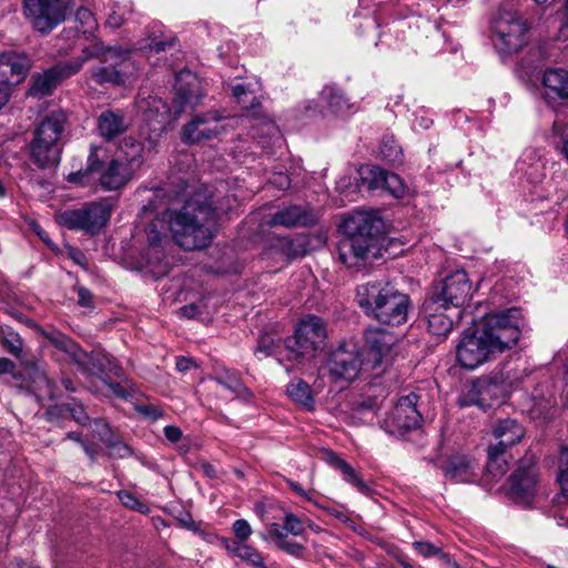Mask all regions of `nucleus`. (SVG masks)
Returning <instances> with one entry per match:
<instances>
[{
    "instance_id": "obj_1",
    "label": "nucleus",
    "mask_w": 568,
    "mask_h": 568,
    "mask_svg": "<svg viewBox=\"0 0 568 568\" xmlns=\"http://www.w3.org/2000/svg\"><path fill=\"white\" fill-rule=\"evenodd\" d=\"M523 325L521 311L516 307L486 315L475 328L462 334L456 346L457 363L474 371L494 359L517 345Z\"/></svg>"
},
{
    "instance_id": "obj_2",
    "label": "nucleus",
    "mask_w": 568,
    "mask_h": 568,
    "mask_svg": "<svg viewBox=\"0 0 568 568\" xmlns=\"http://www.w3.org/2000/svg\"><path fill=\"white\" fill-rule=\"evenodd\" d=\"M237 203L234 196L220 199L205 190L193 194L178 212L170 214L169 226L175 243L184 250H201L213 239L215 220Z\"/></svg>"
},
{
    "instance_id": "obj_3",
    "label": "nucleus",
    "mask_w": 568,
    "mask_h": 568,
    "mask_svg": "<svg viewBox=\"0 0 568 568\" xmlns=\"http://www.w3.org/2000/svg\"><path fill=\"white\" fill-rule=\"evenodd\" d=\"M174 111L158 97H149L140 103L143 116L153 131H165L186 108H195L203 98L200 79L191 71L183 70L175 78Z\"/></svg>"
},
{
    "instance_id": "obj_4",
    "label": "nucleus",
    "mask_w": 568,
    "mask_h": 568,
    "mask_svg": "<svg viewBox=\"0 0 568 568\" xmlns=\"http://www.w3.org/2000/svg\"><path fill=\"white\" fill-rule=\"evenodd\" d=\"M381 224V220L369 212L357 211L346 216L339 226L344 233L337 245L341 263L348 268L362 266L376 245L375 233Z\"/></svg>"
},
{
    "instance_id": "obj_5",
    "label": "nucleus",
    "mask_w": 568,
    "mask_h": 568,
    "mask_svg": "<svg viewBox=\"0 0 568 568\" xmlns=\"http://www.w3.org/2000/svg\"><path fill=\"white\" fill-rule=\"evenodd\" d=\"M359 307L378 322L398 326L407 321L410 298L389 284L366 283L356 290Z\"/></svg>"
},
{
    "instance_id": "obj_6",
    "label": "nucleus",
    "mask_w": 568,
    "mask_h": 568,
    "mask_svg": "<svg viewBox=\"0 0 568 568\" xmlns=\"http://www.w3.org/2000/svg\"><path fill=\"white\" fill-rule=\"evenodd\" d=\"M132 50L120 45H105L102 41H94L85 47L82 55L75 61L84 62L97 59L100 65L91 69V78L98 84L111 83L123 85L136 71V67L131 59Z\"/></svg>"
},
{
    "instance_id": "obj_7",
    "label": "nucleus",
    "mask_w": 568,
    "mask_h": 568,
    "mask_svg": "<svg viewBox=\"0 0 568 568\" xmlns=\"http://www.w3.org/2000/svg\"><path fill=\"white\" fill-rule=\"evenodd\" d=\"M98 146H91L87 168L70 173L68 175L70 183L87 186L92 182V175L99 173L98 183L104 191H118L136 175L118 158L104 164L98 156Z\"/></svg>"
},
{
    "instance_id": "obj_8",
    "label": "nucleus",
    "mask_w": 568,
    "mask_h": 568,
    "mask_svg": "<svg viewBox=\"0 0 568 568\" xmlns=\"http://www.w3.org/2000/svg\"><path fill=\"white\" fill-rule=\"evenodd\" d=\"M65 115L53 112L37 126L30 144L31 158L39 168H48L60 161L59 144L64 129Z\"/></svg>"
},
{
    "instance_id": "obj_9",
    "label": "nucleus",
    "mask_w": 568,
    "mask_h": 568,
    "mask_svg": "<svg viewBox=\"0 0 568 568\" xmlns=\"http://www.w3.org/2000/svg\"><path fill=\"white\" fill-rule=\"evenodd\" d=\"M326 339L324 321L315 315H307L298 323L295 334L285 339L283 349L288 362H301L314 356Z\"/></svg>"
},
{
    "instance_id": "obj_10",
    "label": "nucleus",
    "mask_w": 568,
    "mask_h": 568,
    "mask_svg": "<svg viewBox=\"0 0 568 568\" xmlns=\"http://www.w3.org/2000/svg\"><path fill=\"white\" fill-rule=\"evenodd\" d=\"M73 7V0H21L24 19L36 32L43 36L65 22Z\"/></svg>"
},
{
    "instance_id": "obj_11",
    "label": "nucleus",
    "mask_w": 568,
    "mask_h": 568,
    "mask_svg": "<svg viewBox=\"0 0 568 568\" xmlns=\"http://www.w3.org/2000/svg\"><path fill=\"white\" fill-rule=\"evenodd\" d=\"M114 204L111 199L85 203L79 209L67 210L58 215V222L70 229L98 234L111 219Z\"/></svg>"
},
{
    "instance_id": "obj_12",
    "label": "nucleus",
    "mask_w": 568,
    "mask_h": 568,
    "mask_svg": "<svg viewBox=\"0 0 568 568\" xmlns=\"http://www.w3.org/2000/svg\"><path fill=\"white\" fill-rule=\"evenodd\" d=\"M494 44L499 52L510 54L528 41V27L515 11L499 10L491 22Z\"/></svg>"
},
{
    "instance_id": "obj_13",
    "label": "nucleus",
    "mask_w": 568,
    "mask_h": 568,
    "mask_svg": "<svg viewBox=\"0 0 568 568\" xmlns=\"http://www.w3.org/2000/svg\"><path fill=\"white\" fill-rule=\"evenodd\" d=\"M364 366L368 365L355 345H342L332 352L325 368L332 382L351 383L358 377Z\"/></svg>"
},
{
    "instance_id": "obj_14",
    "label": "nucleus",
    "mask_w": 568,
    "mask_h": 568,
    "mask_svg": "<svg viewBox=\"0 0 568 568\" xmlns=\"http://www.w3.org/2000/svg\"><path fill=\"white\" fill-rule=\"evenodd\" d=\"M419 396L415 392L402 395L382 426L389 434H403L420 426Z\"/></svg>"
},
{
    "instance_id": "obj_15",
    "label": "nucleus",
    "mask_w": 568,
    "mask_h": 568,
    "mask_svg": "<svg viewBox=\"0 0 568 568\" xmlns=\"http://www.w3.org/2000/svg\"><path fill=\"white\" fill-rule=\"evenodd\" d=\"M510 495L514 500L530 504L538 491L539 473L532 456L520 459L518 467L509 477Z\"/></svg>"
},
{
    "instance_id": "obj_16",
    "label": "nucleus",
    "mask_w": 568,
    "mask_h": 568,
    "mask_svg": "<svg viewBox=\"0 0 568 568\" xmlns=\"http://www.w3.org/2000/svg\"><path fill=\"white\" fill-rule=\"evenodd\" d=\"M364 337L367 352L366 364L372 369L393 362L394 348L397 344L395 334L381 327H371L365 331Z\"/></svg>"
},
{
    "instance_id": "obj_17",
    "label": "nucleus",
    "mask_w": 568,
    "mask_h": 568,
    "mask_svg": "<svg viewBox=\"0 0 568 568\" xmlns=\"http://www.w3.org/2000/svg\"><path fill=\"white\" fill-rule=\"evenodd\" d=\"M504 390V377L499 374L487 375L473 381L467 390L459 397L458 404L462 407L479 406L491 407V402L497 399Z\"/></svg>"
},
{
    "instance_id": "obj_18",
    "label": "nucleus",
    "mask_w": 568,
    "mask_h": 568,
    "mask_svg": "<svg viewBox=\"0 0 568 568\" xmlns=\"http://www.w3.org/2000/svg\"><path fill=\"white\" fill-rule=\"evenodd\" d=\"M473 291L471 283L464 270L455 271L443 282L442 291L433 298L440 301L444 305L452 307L456 316L460 315L462 307L470 297Z\"/></svg>"
},
{
    "instance_id": "obj_19",
    "label": "nucleus",
    "mask_w": 568,
    "mask_h": 568,
    "mask_svg": "<svg viewBox=\"0 0 568 568\" xmlns=\"http://www.w3.org/2000/svg\"><path fill=\"white\" fill-rule=\"evenodd\" d=\"M316 222L317 216L311 207L296 204L277 207L276 211L265 213L262 217V224L270 227H306Z\"/></svg>"
},
{
    "instance_id": "obj_20",
    "label": "nucleus",
    "mask_w": 568,
    "mask_h": 568,
    "mask_svg": "<svg viewBox=\"0 0 568 568\" xmlns=\"http://www.w3.org/2000/svg\"><path fill=\"white\" fill-rule=\"evenodd\" d=\"M222 116L217 112H207L194 116L182 128V141L187 144H197L209 141L223 132Z\"/></svg>"
},
{
    "instance_id": "obj_21",
    "label": "nucleus",
    "mask_w": 568,
    "mask_h": 568,
    "mask_svg": "<svg viewBox=\"0 0 568 568\" xmlns=\"http://www.w3.org/2000/svg\"><path fill=\"white\" fill-rule=\"evenodd\" d=\"M80 69L81 61L74 60L57 64L42 73H38L32 77L29 94L37 98L49 95L62 79L75 74Z\"/></svg>"
},
{
    "instance_id": "obj_22",
    "label": "nucleus",
    "mask_w": 568,
    "mask_h": 568,
    "mask_svg": "<svg viewBox=\"0 0 568 568\" xmlns=\"http://www.w3.org/2000/svg\"><path fill=\"white\" fill-rule=\"evenodd\" d=\"M363 185L369 191L384 190L395 197L404 194V184L395 173H389L378 166L367 165L359 171Z\"/></svg>"
},
{
    "instance_id": "obj_23",
    "label": "nucleus",
    "mask_w": 568,
    "mask_h": 568,
    "mask_svg": "<svg viewBox=\"0 0 568 568\" xmlns=\"http://www.w3.org/2000/svg\"><path fill=\"white\" fill-rule=\"evenodd\" d=\"M424 315L427 321L428 332L437 337H446L453 329L454 320L456 316L454 310L435 298H429L424 303Z\"/></svg>"
},
{
    "instance_id": "obj_24",
    "label": "nucleus",
    "mask_w": 568,
    "mask_h": 568,
    "mask_svg": "<svg viewBox=\"0 0 568 568\" xmlns=\"http://www.w3.org/2000/svg\"><path fill=\"white\" fill-rule=\"evenodd\" d=\"M439 468L446 479L453 483L469 484L477 478V463L474 458L456 454L444 460Z\"/></svg>"
},
{
    "instance_id": "obj_25",
    "label": "nucleus",
    "mask_w": 568,
    "mask_h": 568,
    "mask_svg": "<svg viewBox=\"0 0 568 568\" xmlns=\"http://www.w3.org/2000/svg\"><path fill=\"white\" fill-rule=\"evenodd\" d=\"M158 223L162 224V222H152L146 229L148 248L144 257L149 265L158 267V273L166 274L170 266L163 246V241L166 240V235L159 230Z\"/></svg>"
},
{
    "instance_id": "obj_26",
    "label": "nucleus",
    "mask_w": 568,
    "mask_h": 568,
    "mask_svg": "<svg viewBox=\"0 0 568 568\" xmlns=\"http://www.w3.org/2000/svg\"><path fill=\"white\" fill-rule=\"evenodd\" d=\"M30 69V60L24 54L16 52H3L0 54V81L20 83Z\"/></svg>"
},
{
    "instance_id": "obj_27",
    "label": "nucleus",
    "mask_w": 568,
    "mask_h": 568,
    "mask_svg": "<svg viewBox=\"0 0 568 568\" xmlns=\"http://www.w3.org/2000/svg\"><path fill=\"white\" fill-rule=\"evenodd\" d=\"M557 481L561 494L555 498L556 516L560 525H568V446L565 444L559 447Z\"/></svg>"
},
{
    "instance_id": "obj_28",
    "label": "nucleus",
    "mask_w": 568,
    "mask_h": 568,
    "mask_svg": "<svg viewBox=\"0 0 568 568\" xmlns=\"http://www.w3.org/2000/svg\"><path fill=\"white\" fill-rule=\"evenodd\" d=\"M97 128L100 136L110 142L124 133L129 123L122 112L105 110L99 115Z\"/></svg>"
},
{
    "instance_id": "obj_29",
    "label": "nucleus",
    "mask_w": 568,
    "mask_h": 568,
    "mask_svg": "<svg viewBox=\"0 0 568 568\" xmlns=\"http://www.w3.org/2000/svg\"><path fill=\"white\" fill-rule=\"evenodd\" d=\"M116 158L136 174L144 162V145L132 136L124 138Z\"/></svg>"
},
{
    "instance_id": "obj_30",
    "label": "nucleus",
    "mask_w": 568,
    "mask_h": 568,
    "mask_svg": "<svg viewBox=\"0 0 568 568\" xmlns=\"http://www.w3.org/2000/svg\"><path fill=\"white\" fill-rule=\"evenodd\" d=\"M547 97L568 99V71L561 68L548 69L542 75Z\"/></svg>"
},
{
    "instance_id": "obj_31",
    "label": "nucleus",
    "mask_w": 568,
    "mask_h": 568,
    "mask_svg": "<svg viewBox=\"0 0 568 568\" xmlns=\"http://www.w3.org/2000/svg\"><path fill=\"white\" fill-rule=\"evenodd\" d=\"M498 443L495 446H501L506 449L521 440L525 435L524 427L515 419L507 418L500 420L493 430Z\"/></svg>"
},
{
    "instance_id": "obj_32",
    "label": "nucleus",
    "mask_w": 568,
    "mask_h": 568,
    "mask_svg": "<svg viewBox=\"0 0 568 568\" xmlns=\"http://www.w3.org/2000/svg\"><path fill=\"white\" fill-rule=\"evenodd\" d=\"M320 99L333 114H345L352 109V104L343 91L334 85L324 87Z\"/></svg>"
},
{
    "instance_id": "obj_33",
    "label": "nucleus",
    "mask_w": 568,
    "mask_h": 568,
    "mask_svg": "<svg viewBox=\"0 0 568 568\" xmlns=\"http://www.w3.org/2000/svg\"><path fill=\"white\" fill-rule=\"evenodd\" d=\"M327 462L335 469L339 470L344 480L353 485L359 493L368 494V485L361 478V476L347 462L341 459L333 452L327 453Z\"/></svg>"
},
{
    "instance_id": "obj_34",
    "label": "nucleus",
    "mask_w": 568,
    "mask_h": 568,
    "mask_svg": "<svg viewBox=\"0 0 568 568\" xmlns=\"http://www.w3.org/2000/svg\"><path fill=\"white\" fill-rule=\"evenodd\" d=\"M95 430L99 432L100 439L109 449V455L113 458H126L132 454L131 448L121 440L112 439L110 428L102 419L94 420Z\"/></svg>"
},
{
    "instance_id": "obj_35",
    "label": "nucleus",
    "mask_w": 568,
    "mask_h": 568,
    "mask_svg": "<svg viewBox=\"0 0 568 568\" xmlns=\"http://www.w3.org/2000/svg\"><path fill=\"white\" fill-rule=\"evenodd\" d=\"M487 453L488 473H490L494 477L504 476L508 469V464L505 458L506 449H504L501 446H489Z\"/></svg>"
},
{
    "instance_id": "obj_36",
    "label": "nucleus",
    "mask_w": 568,
    "mask_h": 568,
    "mask_svg": "<svg viewBox=\"0 0 568 568\" xmlns=\"http://www.w3.org/2000/svg\"><path fill=\"white\" fill-rule=\"evenodd\" d=\"M284 343L285 341H275L272 336L264 335L258 339L255 353L263 354L264 356H274L280 363L288 362L283 349Z\"/></svg>"
},
{
    "instance_id": "obj_37",
    "label": "nucleus",
    "mask_w": 568,
    "mask_h": 568,
    "mask_svg": "<svg viewBox=\"0 0 568 568\" xmlns=\"http://www.w3.org/2000/svg\"><path fill=\"white\" fill-rule=\"evenodd\" d=\"M287 395L298 405L303 406L306 409H312L314 405V399L312 396L311 387L307 383L303 381H298L296 383H291L287 386Z\"/></svg>"
},
{
    "instance_id": "obj_38",
    "label": "nucleus",
    "mask_w": 568,
    "mask_h": 568,
    "mask_svg": "<svg viewBox=\"0 0 568 568\" xmlns=\"http://www.w3.org/2000/svg\"><path fill=\"white\" fill-rule=\"evenodd\" d=\"M379 155L388 164L402 162L403 151L400 145L392 135H385L379 143Z\"/></svg>"
},
{
    "instance_id": "obj_39",
    "label": "nucleus",
    "mask_w": 568,
    "mask_h": 568,
    "mask_svg": "<svg viewBox=\"0 0 568 568\" xmlns=\"http://www.w3.org/2000/svg\"><path fill=\"white\" fill-rule=\"evenodd\" d=\"M270 534L275 538L276 546L282 550L293 556H301L304 551V547L295 541L288 540L286 532H283L281 525L272 524Z\"/></svg>"
},
{
    "instance_id": "obj_40",
    "label": "nucleus",
    "mask_w": 568,
    "mask_h": 568,
    "mask_svg": "<svg viewBox=\"0 0 568 568\" xmlns=\"http://www.w3.org/2000/svg\"><path fill=\"white\" fill-rule=\"evenodd\" d=\"M133 14L130 3H113L106 14L105 24L118 29Z\"/></svg>"
},
{
    "instance_id": "obj_41",
    "label": "nucleus",
    "mask_w": 568,
    "mask_h": 568,
    "mask_svg": "<svg viewBox=\"0 0 568 568\" xmlns=\"http://www.w3.org/2000/svg\"><path fill=\"white\" fill-rule=\"evenodd\" d=\"M213 379L235 395H240L246 390L239 374L234 371L223 369L221 372H216Z\"/></svg>"
},
{
    "instance_id": "obj_42",
    "label": "nucleus",
    "mask_w": 568,
    "mask_h": 568,
    "mask_svg": "<svg viewBox=\"0 0 568 568\" xmlns=\"http://www.w3.org/2000/svg\"><path fill=\"white\" fill-rule=\"evenodd\" d=\"M232 95L241 108L245 110H253L261 104L256 94L243 83L232 85Z\"/></svg>"
},
{
    "instance_id": "obj_43",
    "label": "nucleus",
    "mask_w": 568,
    "mask_h": 568,
    "mask_svg": "<svg viewBox=\"0 0 568 568\" xmlns=\"http://www.w3.org/2000/svg\"><path fill=\"white\" fill-rule=\"evenodd\" d=\"M234 556L241 558L255 568H266L262 555L246 542L234 548Z\"/></svg>"
},
{
    "instance_id": "obj_44",
    "label": "nucleus",
    "mask_w": 568,
    "mask_h": 568,
    "mask_svg": "<svg viewBox=\"0 0 568 568\" xmlns=\"http://www.w3.org/2000/svg\"><path fill=\"white\" fill-rule=\"evenodd\" d=\"M552 134L558 141L555 142L556 146L560 149L561 153L568 160V123L564 120H555L552 123Z\"/></svg>"
},
{
    "instance_id": "obj_45",
    "label": "nucleus",
    "mask_w": 568,
    "mask_h": 568,
    "mask_svg": "<svg viewBox=\"0 0 568 568\" xmlns=\"http://www.w3.org/2000/svg\"><path fill=\"white\" fill-rule=\"evenodd\" d=\"M277 242L281 254L288 261L304 254L302 245L290 237H281Z\"/></svg>"
},
{
    "instance_id": "obj_46",
    "label": "nucleus",
    "mask_w": 568,
    "mask_h": 568,
    "mask_svg": "<svg viewBox=\"0 0 568 568\" xmlns=\"http://www.w3.org/2000/svg\"><path fill=\"white\" fill-rule=\"evenodd\" d=\"M2 345L13 356L20 357L22 353V339L13 331L2 333Z\"/></svg>"
},
{
    "instance_id": "obj_47",
    "label": "nucleus",
    "mask_w": 568,
    "mask_h": 568,
    "mask_svg": "<svg viewBox=\"0 0 568 568\" xmlns=\"http://www.w3.org/2000/svg\"><path fill=\"white\" fill-rule=\"evenodd\" d=\"M281 529H283V532H286V535L301 536L305 531V526L296 515L288 513L284 517Z\"/></svg>"
},
{
    "instance_id": "obj_48",
    "label": "nucleus",
    "mask_w": 568,
    "mask_h": 568,
    "mask_svg": "<svg viewBox=\"0 0 568 568\" xmlns=\"http://www.w3.org/2000/svg\"><path fill=\"white\" fill-rule=\"evenodd\" d=\"M52 342L57 347L70 354L77 362H80L81 357L84 355V353L79 348V346L70 338H67L65 336H58L53 338Z\"/></svg>"
},
{
    "instance_id": "obj_49",
    "label": "nucleus",
    "mask_w": 568,
    "mask_h": 568,
    "mask_svg": "<svg viewBox=\"0 0 568 568\" xmlns=\"http://www.w3.org/2000/svg\"><path fill=\"white\" fill-rule=\"evenodd\" d=\"M118 498L121 504L129 509L136 510L141 514L149 511L148 506L141 503L132 493L128 490H120L118 493Z\"/></svg>"
},
{
    "instance_id": "obj_50",
    "label": "nucleus",
    "mask_w": 568,
    "mask_h": 568,
    "mask_svg": "<svg viewBox=\"0 0 568 568\" xmlns=\"http://www.w3.org/2000/svg\"><path fill=\"white\" fill-rule=\"evenodd\" d=\"M174 44V37L164 36L161 33L160 36L153 34L149 37V42L146 47L154 52L165 51L168 48H171ZM145 48V45L143 47Z\"/></svg>"
},
{
    "instance_id": "obj_51",
    "label": "nucleus",
    "mask_w": 568,
    "mask_h": 568,
    "mask_svg": "<svg viewBox=\"0 0 568 568\" xmlns=\"http://www.w3.org/2000/svg\"><path fill=\"white\" fill-rule=\"evenodd\" d=\"M75 19L83 29V32H91L97 28V20L94 16L87 8H79L75 12Z\"/></svg>"
},
{
    "instance_id": "obj_52",
    "label": "nucleus",
    "mask_w": 568,
    "mask_h": 568,
    "mask_svg": "<svg viewBox=\"0 0 568 568\" xmlns=\"http://www.w3.org/2000/svg\"><path fill=\"white\" fill-rule=\"evenodd\" d=\"M232 530L239 541L245 542L252 535V528L247 520L237 519L232 525Z\"/></svg>"
},
{
    "instance_id": "obj_53",
    "label": "nucleus",
    "mask_w": 568,
    "mask_h": 568,
    "mask_svg": "<svg viewBox=\"0 0 568 568\" xmlns=\"http://www.w3.org/2000/svg\"><path fill=\"white\" fill-rule=\"evenodd\" d=\"M413 548L425 558L442 555V549L428 541H415L413 542Z\"/></svg>"
},
{
    "instance_id": "obj_54",
    "label": "nucleus",
    "mask_w": 568,
    "mask_h": 568,
    "mask_svg": "<svg viewBox=\"0 0 568 568\" xmlns=\"http://www.w3.org/2000/svg\"><path fill=\"white\" fill-rule=\"evenodd\" d=\"M68 410L71 417L81 425H84L89 420V417L81 405L75 404L73 406H69Z\"/></svg>"
},
{
    "instance_id": "obj_55",
    "label": "nucleus",
    "mask_w": 568,
    "mask_h": 568,
    "mask_svg": "<svg viewBox=\"0 0 568 568\" xmlns=\"http://www.w3.org/2000/svg\"><path fill=\"white\" fill-rule=\"evenodd\" d=\"M78 304L83 307H92L93 306V295L85 287H78Z\"/></svg>"
},
{
    "instance_id": "obj_56",
    "label": "nucleus",
    "mask_w": 568,
    "mask_h": 568,
    "mask_svg": "<svg viewBox=\"0 0 568 568\" xmlns=\"http://www.w3.org/2000/svg\"><path fill=\"white\" fill-rule=\"evenodd\" d=\"M163 433L165 438L171 443H178L182 438V430L174 425L165 426Z\"/></svg>"
},
{
    "instance_id": "obj_57",
    "label": "nucleus",
    "mask_w": 568,
    "mask_h": 568,
    "mask_svg": "<svg viewBox=\"0 0 568 568\" xmlns=\"http://www.w3.org/2000/svg\"><path fill=\"white\" fill-rule=\"evenodd\" d=\"M199 308L194 304H189L179 308L180 317L193 318L199 314Z\"/></svg>"
},
{
    "instance_id": "obj_58",
    "label": "nucleus",
    "mask_w": 568,
    "mask_h": 568,
    "mask_svg": "<svg viewBox=\"0 0 568 568\" xmlns=\"http://www.w3.org/2000/svg\"><path fill=\"white\" fill-rule=\"evenodd\" d=\"M109 392L118 398H125L128 396L126 390L118 382L106 383Z\"/></svg>"
},
{
    "instance_id": "obj_59",
    "label": "nucleus",
    "mask_w": 568,
    "mask_h": 568,
    "mask_svg": "<svg viewBox=\"0 0 568 568\" xmlns=\"http://www.w3.org/2000/svg\"><path fill=\"white\" fill-rule=\"evenodd\" d=\"M175 366L179 372H186L195 366V362L191 357H178Z\"/></svg>"
},
{
    "instance_id": "obj_60",
    "label": "nucleus",
    "mask_w": 568,
    "mask_h": 568,
    "mask_svg": "<svg viewBox=\"0 0 568 568\" xmlns=\"http://www.w3.org/2000/svg\"><path fill=\"white\" fill-rule=\"evenodd\" d=\"M10 88L6 81H0V110L9 102Z\"/></svg>"
},
{
    "instance_id": "obj_61",
    "label": "nucleus",
    "mask_w": 568,
    "mask_h": 568,
    "mask_svg": "<svg viewBox=\"0 0 568 568\" xmlns=\"http://www.w3.org/2000/svg\"><path fill=\"white\" fill-rule=\"evenodd\" d=\"M432 124L433 120L425 115L416 116L413 123L414 128H419L423 130L429 129Z\"/></svg>"
},
{
    "instance_id": "obj_62",
    "label": "nucleus",
    "mask_w": 568,
    "mask_h": 568,
    "mask_svg": "<svg viewBox=\"0 0 568 568\" xmlns=\"http://www.w3.org/2000/svg\"><path fill=\"white\" fill-rule=\"evenodd\" d=\"M288 486L301 497L307 499L308 501L313 503L314 500L311 498L307 491H305L302 486L295 481L288 480Z\"/></svg>"
},
{
    "instance_id": "obj_63",
    "label": "nucleus",
    "mask_w": 568,
    "mask_h": 568,
    "mask_svg": "<svg viewBox=\"0 0 568 568\" xmlns=\"http://www.w3.org/2000/svg\"><path fill=\"white\" fill-rule=\"evenodd\" d=\"M14 369V364L8 358H0V375L11 374Z\"/></svg>"
},
{
    "instance_id": "obj_64",
    "label": "nucleus",
    "mask_w": 568,
    "mask_h": 568,
    "mask_svg": "<svg viewBox=\"0 0 568 568\" xmlns=\"http://www.w3.org/2000/svg\"><path fill=\"white\" fill-rule=\"evenodd\" d=\"M81 447L92 462L97 459L98 449L88 442H81Z\"/></svg>"
}]
</instances>
